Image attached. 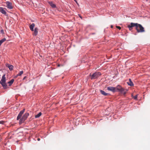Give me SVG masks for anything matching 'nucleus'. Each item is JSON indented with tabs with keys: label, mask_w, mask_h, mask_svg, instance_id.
Segmentation results:
<instances>
[{
	"label": "nucleus",
	"mask_w": 150,
	"mask_h": 150,
	"mask_svg": "<svg viewBox=\"0 0 150 150\" xmlns=\"http://www.w3.org/2000/svg\"><path fill=\"white\" fill-rule=\"evenodd\" d=\"M25 110V109L24 108L21 111L17 117V120H19V124L21 125L24 123L29 115V113L26 112L22 116V115L24 112Z\"/></svg>",
	"instance_id": "obj_1"
},
{
	"label": "nucleus",
	"mask_w": 150,
	"mask_h": 150,
	"mask_svg": "<svg viewBox=\"0 0 150 150\" xmlns=\"http://www.w3.org/2000/svg\"><path fill=\"white\" fill-rule=\"evenodd\" d=\"M116 92H118L121 93H123L124 95H125L126 93L127 90L125 89L121 86L118 85L116 87Z\"/></svg>",
	"instance_id": "obj_2"
},
{
	"label": "nucleus",
	"mask_w": 150,
	"mask_h": 150,
	"mask_svg": "<svg viewBox=\"0 0 150 150\" xmlns=\"http://www.w3.org/2000/svg\"><path fill=\"white\" fill-rule=\"evenodd\" d=\"M137 26V27L136 30L138 33H142L145 32L144 28L141 24L138 23Z\"/></svg>",
	"instance_id": "obj_3"
},
{
	"label": "nucleus",
	"mask_w": 150,
	"mask_h": 150,
	"mask_svg": "<svg viewBox=\"0 0 150 150\" xmlns=\"http://www.w3.org/2000/svg\"><path fill=\"white\" fill-rule=\"evenodd\" d=\"M138 23H131L130 24H128L127 25V27L129 28V30H132L133 29V27H135L136 29L137 28V25Z\"/></svg>",
	"instance_id": "obj_4"
},
{
	"label": "nucleus",
	"mask_w": 150,
	"mask_h": 150,
	"mask_svg": "<svg viewBox=\"0 0 150 150\" xmlns=\"http://www.w3.org/2000/svg\"><path fill=\"white\" fill-rule=\"evenodd\" d=\"M101 75L100 72H95L91 76V79H95L97 78L98 76Z\"/></svg>",
	"instance_id": "obj_5"
},
{
	"label": "nucleus",
	"mask_w": 150,
	"mask_h": 150,
	"mask_svg": "<svg viewBox=\"0 0 150 150\" xmlns=\"http://www.w3.org/2000/svg\"><path fill=\"white\" fill-rule=\"evenodd\" d=\"M6 10V9L5 8L0 7V12L2 14H4L7 16H8V15L7 14Z\"/></svg>",
	"instance_id": "obj_6"
},
{
	"label": "nucleus",
	"mask_w": 150,
	"mask_h": 150,
	"mask_svg": "<svg viewBox=\"0 0 150 150\" xmlns=\"http://www.w3.org/2000/svg\"><path fill=\"white\" fill-rule=\"evenodd\" d=\"M6 7L8 8L11 9L13 7L12 6V4L10 1H7L6 2Z\"/></svg>",
	"instance_id": "obj_7"
},
{
	"label": "nucleus",
	"mask_w": 150,
	"mask_h": 150,
	"mask_svg": "<svg viewBox=\"0 0 150 150\" xmlns=\"http://www.w3.org/2000/svg\"><path fill=\"white\" fill-rule=\"evenodd\" d=\"M107 89L108 90L111 91L113 92H116V87H114L112 86H108L107 88Z\"/></svg>",
	"instance_id": "obj_8"
},
{
	"label": "nucleus",
	"mask_w": 150,
	"mask_h": 150,
	"mask_svg": "<svg viewBox=\"0 0 150 150\" xmlns=\"http://www.w3.org/2000/svg\"><path fill=\"white\" fill-rule=\"evenodd\" d=\"M38 28L36 27L34 30V32L33 33V35L35 36H36L38 34Z\"/></svg>",
	"instance_id": "obj_9"
},
{
	"label": "nucleus",
	"mask_w": 150,
	"mask_h": 150,
	"mask_svg": "<svg viewBox=\"0 0 150 150\" xmlns=\"http://www.w3.org/2000/svg\"><path fill=\"white\" fill-rule=\"evenodd\" d=\"M6 66L8 68L10 71H11L13 69V66L11 65H10L8 64H6Z\"/></svg>",
	"instance_id": "obj_10"
},
{
	"label": "nucleus",
	"mask_w": 150,
	"mask_h": 150,
	"mask_svg": "<svg viewBox=\"0 0 150 150\" xmlns=\"http://www.w3.org/2000/svg\"><path fill=\"white\" fill-rule=\"evenodd\" d=\"M6 78L5 77V75L4 74L2 76V79L1 80V81H0V83H3L6 82Z\"/></svg>",
	"instance_id": "obj_11"
},
{
	"label": "nucleus",
	"mask_w": 150,
	"mask_h": 150,
	"mask_svg": "<svg viewBox=\"0 0 150 150\" xmlns=\"http://www.w3.org/2000/svg\"><path fill=\"white\" fill-rule=\"evenodd\" d=\"M48 3L50 5L52 8H55L56 7V5L55 4L53 3L52 1H49Z\"/></svg>",
	"instance_id": "obj_12"
},
{
	"label": "nucleus",
	"mask_w": 150,
	"mask_h": 150,
	"mask_svg": "<svg viewBox=\"0 0 150 150\" xmlns=\"http://www.w3.org/2000/svg\"><path fill=\"white\" fill-rule=\"evenodd\" d=\"M127 83L128 85L130 86H134V84L130 79H129V81L127 82Z\"/></svg>",
	"instance_id": "obj_13"
},
{
	"label": "nucleus",
	"mask_w": 150,
	"mask_h": 150,
	"mask_svg": "<svg viewBox=\"0 0 150 150\" xmlns=\"http://www.w3.org/2000/svg\"><path fill=\"white\" fill-rule=\"evenodd\" d=\"M35 26V24L34 23H33L29 27L30 30L32 31H34V28Z\"/></svg>",
	"instance_id": "obj_14"
},
{
	"label": "nucleus",
	"mask_w": 150,
	"mask_h": 150,
	"mask_svg": "<svg viewBox=\"0 0 150 150\" xmlns=\"http://www.w3.org/2000/svg\"><path fill=\"white\" fill-rule=\"evenodd\" d=\"M100 91L101 93L104 96H107L109 94L108 93H105L104 91L102 90H100Z\"/></svg>",
	"instance_id": "obj_15"
},
{
	"label": "nucleus",
	"mask_w": 150,
	"mask_h": 150,
	"mask_svg": "<svg viewBox=\"0 0 150 150\" xmlns=\"http://www.w3.org/2000/svg\"><path fill=\"white\" fill-rule=\"evenodd\" d=\"M2 86L3 87L4 89H6L7 88V85L5 82L1 83Z\"/></svg>",
	"instance_id": "obj_16"
},
{
	"label": "nucleus",
	"mask_w": 150,
	"mask_h": 150,
	"mask_svg": "<svg viewBox=\"0 0 150 150\" xmlns=\"http://www.w3.org/2000/svg\"><path fill=\"white\" fill-rule=\"evenodd\" d=\"M14 81V80L13 79H11L10 81L8 82V83L9 84V86H11L13 83Z\"/></svg>",
	"instance_id": "obj_17"
},
{
	"label": "nucleus",
	"mask_w": 150,
	"mask_h": 150,
	"mask_svg": "<svg viewBox=\"0 0 150 150\" xmlns=\"http://www.w3.org/2000/svg\"><path fill=\"white\" fill-rule=\"evenodd\" d=\"M6 41V39L5 38H3L2 39L0 40V46L2 44Z\"/></svg>",
	"instance_id": "obj_18"
},
{
	"label": "nucleus",
	"mask_w": 150,
	"mask_h": 150,
	"mask_svg": "<svg viewBox=\"0 0 150 150\" xmlns=\"http://www.w3.org/2000/svg\"><path fill=\"white\" fill-rule=\"evenodd\" d=\"M42 115V113L41 112H40L38 114L35 115V118H38L39 117Z\"/></svg>",
	"instance_id": "obj_19"
},
{
	"label": "nucleus",
	"mask_w": 150,
	"mask_h": 150,
	"mask_svg": "<svg viewBox=\"0 0 150 150\" xmlns=\"http://www.w3.org/2000/svg\"><path fill=\"white\" fill-rule=\"evenodd\" d=\"M23 73V71H20V72L16 75V77H17L18 76H21Z\"/></svg>",
	"instance_id": "obj_20"
},
{
	"label": "nucleus",
	"mask_w": 150,
	"mask_h": 150,
	"mask_svg": "<svg viewBox=\"0 0 150 150\" xmlns=\"http://www.w3.org/2000/svg\"><path fill=\"white\" fill-rule=\"evenodd\" d=\"M138 95L137 94L135 96H134L133 98L134 99L137 100V96Z\"/></svg>",
	"instance_id": "obj_21"
},
{
	"label": "nucleus",
	"mask_w": 150,
	"mask_h": 150,
	"mask_svg": "<svg viewBox=\"0 0 150 150\" xmlns=\"http://www.w3.org/2000/svg\"><path fill=\"white\" fill-rule=\"evenodd\" d=\"M4 123V122L3 121H0V124H3Z\"/></svg>",
	"instance_id": "obj_22"
},
{
	"label": "nucleus",
	"mask_w": 150,
	"mask_h": 150,
	"mask_svg": "<svg viewBox=\"0 0 150 150\" xmlns=\"http://www.w3.org/2000/svg\"><path fill=\"white\" fill-rule=\"evenodd\" d=\"M116 28H117L118 29H119V30H120L121 29V27L120 26H117Z\"/></svg>",
	"instance_id": "obj_23"
},
{
	"label": "nucleus",
	"mask_w": 150,
	"mask_h": 150,
	"mask_svg": "<svg viewBox=\"0 0 150 150\" xmlns=\"http://www.w3.org/2000/svg\"><path fill=\"white\" fill-rule=\"evenodd\" d=\"M61 66H63V65L62 64H58L57 65V66L58 67H59Z\"/></svg>",
	"instance_id": "obj_24"
},
{
	"label": "nucleus",
	"mask_w": 150,
	"mask_h": 150,
	"mask_svg": "<svg viewBox=\"0 0 150 150\" xmlns=\"http://www.w3.org/2000/svg\"><path fill=\"white\" fill-rule=\"evenodd\" d=\"M26 78V76H25V77H24L23 78V80H24L25 79V78Z\"/></svg>",
	"instance_id": "obj_25"
},
{
	"label": "nucleus",
	"mask_w": 150,
	"mask_h": 150,
	"mask_svg": "<svg viewBox=\"0 0 150 150\" xmlns=\"http://www.w3.org/2000/svg\"><path fill=\"white\" fill-rule=\"evenodd\" d=\"M1 33H4V31L3 30H1Z\"/></svg>",
	"instance_id": "obj_26"
},
{
	"label": "nucleus",
	"mask_w": 150,
	"mask_h": 150,
	"mask_svg": "<svg viewBox=\"0 0 150 150\" xmlns=\"http://www.w3.org/2000/svg\"><path fill=\"white\" fill-rule=\"evenodd\" d=\"M79 17L81 18H82V17L80 16V15L79 14Z\"/></svg>",
	"instance_id": "obj_27"
},
{
	"label": "nucleus",
	"mask_w": 150,
	"mask_h": 150,
	"mask_svg": "<svg viewBox=\"0 0 150 150\" xmlns=\"http://www.w3.org/2000/svg\"><path fill=\"white\" fill-rule=\"evenodd\" d=\"M40 140V139L39 138H38V141H39Z\"/></svg>",
	"instance_id": "obj_28"
},
{
	"label": "nucleus",
	"mask_w": 150,
	"mask_h": 150,
	"mask_svg": "<svg viewBox=\"0 0 150 150\" xmlns=\"http://www.w3.org/2000/svg\"><path fill=\"white\" fill-rule=\"evenodd\" d=\"M113 25H111V28H113Z\"/></svg>",
	"instance_id": "obj_29"
},
{
	"label": "nucleus",
	"mask_w": 150,
	"mask_h": 150,
	"mask_svg": "<svg viewBox=\"0 0 150 150\" xmlns=\"http://www.w3.org/2000/svg\"><path fill=\"white\" fill-rule=\"evenodd\" d=\"M95 33H92V34H94Z\"/></svg>",
	"instance_id": "obj_30"
}]
</instances>
